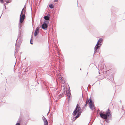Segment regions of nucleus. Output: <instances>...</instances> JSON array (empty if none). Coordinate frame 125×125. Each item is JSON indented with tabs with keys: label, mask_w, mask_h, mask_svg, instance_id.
<instances>
[{
	"label": "nucleus",
	"mask_w": 125,
	"mask_h": 125,
	"mask_svg": "<svg viewBox=\"0 0 125 125\" xmlns=\"http://www.w3.org/2000/svg\"><path fill=\"white\" fill-rule=\"evenodd\" d=\"M100 115L101 118L105 119H106L108 118H110L112 117L111 113L109 109H108L105 114L100 113Z\"/></svg>",
	"instance_id": "f257e3e1"
},
{
	"label": "nucleus",
	"mask_w": 125,
	"mask_h": 125,
	"mask_svg": "<svg viewBox=\"0 0 125 125\" xmlns=\"http://www.w3.org/2000/svg\"><path fill=\"white\" fill-rule=\"evenodd\" d=\"M81 109V108L79 105L77 104L76 106V108L75 111L73 112V115H75L77 114V115L74 118V120H75L76 118H78L79 117L80 115L79 114V112L80 111Z\"/></svg>",
	"instance_id": "f03ea898"
},
{
	"label": "nucleus",
	"mask_w": 125,
	"mask_h": 125,
	"mask_svg": "<svg viewBox=\"0 0 125 125\" xmlns=\"http://www.w3.org/2000/svg\"><path fill=\"white\" fill-rule=\"evenodd\" d=\"M26 10V8H24L21 11L20 17V22L21 23H22L25 19Z\"/></svg>",
	"instance_id": "7ed1b4c3"
},
{
	"label": "nucleus",
	"mask_w": 125,
	"mask_h": 125,
	"mask_svg": "<svg viewBox=\"0 0 125 125\" xmlns=\"http://www.w3.org/2000/svg\"><path fill=\"white\" fill-rule=\"evenodd\" d=\"M88 102H89V105L90 108L92 110L94 109V105L92 100L90 99H88Z\"/></svg>",
	"instance_id": "20e7f679"
},
{
	"label": "nucleus",
	"mask_w": 125,
	"mask_h": 125,
	"mask_svg": "<svg viewBox=\"0 0 125 125\" xmlns=\"http://www.w3.org/2000/svg\"><path fill=\"white\" fill-rule=\"evenodd\" d=\"M100 45H98L97 43L96 45L95 46L94 48V52L95 53L97 51V50L100 47Z\"/></svg>",
	"instance_id": "39448f33"
},
{
	"label": "nucleus",
	"mask_w": 125,
	"mask_h": 125,
	"mask_svg": "<svg viewBox=\"0 0 125 125\" xmlns=\"http://www.w3.org/2000/svg\"><path fill=\"white\" fill-rule=\"evenodd\" d=\"M103 40L102 38L98 40L97 43L98 45H101L102 44L101 43L102 42Z\"/></svg>",
	"instance_id": "423d86ee"
},
{
	"label": "nucleus",
	"mask_w": 125,
	"mask_h": 125,
	"mask_svg": "<svg viewBox=\"0 0 125 125\" xmlns=\"http://www.w3.org/2000/svg\"><path fill=\"white\" fill-rule=\"evenodd\" d=\"M48 27V26L46 23L43 24L42 26V28L43 29H45L46 28Z\"/></svg>",
	"instance_id": "0eeeda50"
},
{
	"label": "nucleus",
	"mask_w": 125,
	"mask_h": 125,
	"mask_svg": "<svg viewBox=\"0 0 125 125\" xmlns=\"http://www.w3.org/2000/svg\"><path fill=\"white\" fill-rule=\"evenodd\" d=\"M39 32V28L38 27L35 30V31L34 32V35L36 36L38 34Z\"/></svg>",
	"instance_id": "6e6552de"
},
{
	"label": "nucleus",
	"mask_w": 125,
	"mask_h": 125,
	"mask_svg": "<svg viewBox=\"0 0 125 125\" xmlns=\"http://www.w3.org/2000/svg\"><path fill=\"white\" fill-rule=\"evenodd\" d=\"M44 18L45 20H49L50 19L49 17L47 16H44Z\"/></svg>",
	"instance_id": "1a4fd4ad"
},
{
	"label": "nucleus",
	"mask_w": 125,
	"mask_h": 125,
	"mask_svg": "<svg viewBox=\"0 0 125 125\" xmlns=\"http://www.w3.org/2000/svg\"><path fill=\"white\" fill-rule=\"evenodd\" d=\"M44 125H48V122L46 120L44 121Z\"/></svg>",
	"instance_id": "9d476101"
},
{
	"label": "nucleus",
	"mask_w": 125,
	"mask_h": 125,
	"mask_svg": "<svg viewBox=\"0 0 125 125\" xmlns=\"http://www.w3.org/2000/svg\"><path fill=\"white\" fill-rule=\"evenodd\" d=\"M49 7H50L51 8H53V5L51 4L49 5Z\"/></svg>",
	"instance_id": "9b49d317"
},
{
	"label": "nucleus",
	"mask_w": 125,
	"mask_h": 125,
	"mask_svg": "<svg viewBox=\"0 0 125 125\" xmlns=\"http://www.w3.org/2000/svg\"><path fill=\"white\" fill-rule=\"evenodd\" d=\"M16 125H20L19 123H17L16 124Z\"/></svg>",
	"instance_id": "f8f14e48"
},
{
	"label": "nucleus",
	"mask_w": 125,
	"mask_h": 125,
	"mask_svg": "<svg viewBox=\"0 0 125 125\" xmlns=\"http://www.w3.org/2000/svg\"><path fill=\"white\" fill-rule=\"evenodd\" d=\"M86 76L88 73V71H87L86 72Z\"/></svg>",
	"instance_id": "ddd939ff"
},
{
	"label": "nucleus",
	"mask_w": 125,
	"mask_h": 125,
	"mask_svg": "<svg viewBox=\"0 0 125 125\" xmlns=\"http://www.w3.org/2000/svg\"><path fill=\"white\" fill-rule=\"evenodd\" d=\"M58 0H54V1L55 2H57L58 1Z\"/></svg>",
	"instance_id": "4468645a"
},
{
	"label": "nucleus",
	"mask_w": 125,
	"mask_h": 125,
	"mask_svg": "<svg viewBox=\"0 0 125 125\" xmlns=\"http://www.w3.org/2000/svg\"><path fill=\"white\" fill-rule=\"evenodd\" d=\"M87 102L86 101V104H85V106H86V105H87Z\"/></svg>",
	"instance_id": "2eb2a0df"
},
{
	"label": "nucleus",
	"mask_w": 125,
	"mask_h": 125,
	"mask_svg": "<svg viewBox=\"0 0 125 125\" xmlns=\"http://www.w3.org/2000/svg\"><path fill=\"white\" fill-rule=\"evenodd\" d=\"M31 44H32V43H31Z\"/></svg>",
	"instance_id": "dca6fc26"
}]
</instances>
